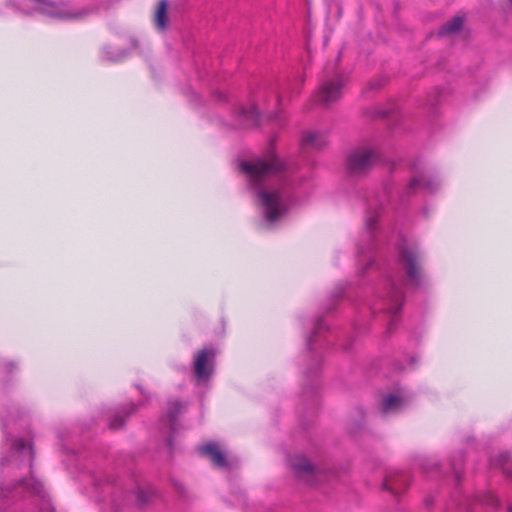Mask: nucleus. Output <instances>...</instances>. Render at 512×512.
Listing matches in <instances>:
<instances>
[{"label":"nucleus","instance_id":"nucleus-1","mask_svg":"<svg viewBox=\"0 0 512 512\" xmlns=\"http://www.w3.org/2000/svg\"><path fill=\"white\" fill-rule=\"evenodd\" d=\"M240 170L248 180L256 202L261 208L266 227L272 226L287 211L292 200V187L288 182L284 163L272 152L264 158L242 161Z\"/></svg>","mask_w":512,"mask_h":512},{"label":"nucleus","instance_id":"nucleus-2","mask_svg":"<svg viewBox=\"0 0 512 512\" xmlns=\"http://www.w3.org/2000/svg\"><path fill=\"white\" fill-rule=\"evenodd\" d=\"M398 250L397 269L388 275L385 294L381 295L377 303L369 308L372 313L384 311L389 315L388 332H391L396 325L397 314L403 305V287L416 289L422 287L425 283L418 251L405 243L399 244Z\"/></svg>","mask_w":512,"mask_h":512},{"label":"nucleus","instance_id":"nucleus-3","mask_svg":"<svg viewBox=\"0 0 512 512\" xmlns=\"http://www.w3.org/2000/svg\"><path fill=\"white\" fill-rule=\"evenodd\" d=\"M28 2L39 4V6L35 8L37 12L63 20H84L89 16L97 14L101 9V5L96 1L81 7L70 2L54 3L46 0H6V5L13 8L16 12L31 14V11L27 8Z\"/></svg>","mask_w":512,"mask_h":512},{"label":"nucleus","instance_id":"nucleus-4","mask_svg":"<svg viewBox=\"0 0 512 512\" xmlns=\"http://www.w3.org/2000/svg\"><path fill=\"white\" fill-rule=\"evenodd\" d=\"M379 159L376 149L368 146L353 148L346 156V170L349 176L360 178L367 175Z\"/></svg>","mask_w":512,"mask_h":512},{"label":"nucleus","instance_id":"nucleus-5","mask_svg":"<svg viewBox=\"0 0 512 512\" xmlns=\"http://www.w3.org/2000/svg\"><path fill=\"white\" fill-rule=\"evenodd\" d=\"M383 207V202L379 198L370 201L368 204V209L365 218V226L367 230V245L364 248L361 244H358L357 247L359 256L363 257V259H359V262H364V269H367L373 263V258L370 256L366 257L365 254L366 252L372 250L375 245L376 224L379 216L382 213Z\"/></svg>","mask_w":512,"mask_h":512},{"label":"nucleus","instance_id":"nucleus-6","mask_svg":"<svg viewBox=\"0 0 512 512\" xmlns=\"http://www.w3.org/2000/svg\"><path fill=\"white\" fill-rule=\"evenodd\" d=\"M344 84L345 77L343 74L337 73L334 76L325 75L319 89L315 93L316 101L326 107L337 102L342 96Z\"/></svg>","mask_w":512,"mask_h":512},{"label":"nucleus","instance_id":"nucleus-7","mask_svg":"<svg viewBox=\"0 0 512 512\" xmlns=\"http://www.w3.org/2000/svg\"><path fill=\"white\" fill-rule=\"evenodd\" d=\"M24 490L30 492L33 495L39 496L40 499L43 500L45 507L41 508V512H51L50 503L47 499V494L45 493L42 484L38 480L34 479L32 475L30 478L17 481L12 485L11 488L2 489L1 495L3 498H15L18 496L20 491Z\"/></svg>","mask_w":512,"mask_h":512},{"label":"nucleus","instance_id":"nucleus-8","mask_svg":"<svg viewBox=\"0 0 512 512\" xmlns=\"http://www.w3.org/2000/svg\"><path fill=\"white\" fill-rule=\"evenodd\" d=\"M215 355L212 347L204 348L195 354L193 371L198 382H206L211 378L214 372Z\"/></svg>","mask_w":512,"mask_h":512},{"label":"nucleus","instance_id":"nucleus-9","mask_svg":"<svg viewBox=\"0 0 512 512\" xmlns=\"http://www.w3.org/2000/svg\"><path fill=\"white\" fill-rule=\"evenodd\" d=\"M290 467L297 478L309 484H314L318 477L316 468L303 456L290 459Z\"/></svg>","mask_w":512,"mask_h":512},{"label":"nucleus","instance_id":"nucleus-10","mask_svg":"<svg viewBox=\"0 0 512 512\" xmlns=\"http://www.w3.org/2000/svg\"><path fill=\"white\" fill-rule=\"evenodd\" d=\"M408 404V399L401 392L391 393L383 397L379 410L382 415L395 414L402 411Z\"/></svg>","mask_w":512,"mask_h":512},{"label":"nucleus","instance_id":"nucleus-11","mask_svg":"<svg viewBox=\"0 0 512 512\" xmlns=\"http://www.w3.org/2000/svg\"><path fill=\"white\" fill-rule=\"evenodd\" d=\"M440 186V181L426 175H417L411 179L407 186V192L412 194L418 190H423L428 193L435 192Z\"/></svg>","mask_w":512,"mask_h":512},{"label":"nucleus","instance_id":"nucleus-12","mask_svg":"<svg viewBox=\"0 0 512 512\" xmlns=\"http://www.w3.org/2000/svg\"><path fill=\"white\" fill-rule=\"evenodd\" d=\"M199 453L204 456H208L213 465L219 468H228L229 463L225 454L219 449L218 444L211 442L206 445L199 447Z\"/></svg>","mask_w":512,"mask_h":512},{"label":"nucleus","instance_id":"nucleus-13","mask_svg":"<svg viewBox=\"0 0 512 512\" xmlns=\"http://www.w3.org/2000/svg\"><path fill=\"white\" fill-rule=\"evenodd\" d=\"M236 118L242 127H254L259 123V110L255 105H252L250 108L241 105L236 110Z\"/></svg>","mask_w":512,"mask_h":512},{"label":"nucleus","instance_id":"nucleus-14","mask_svg":"<svg viewBox=\"0 0 512 512\" xmlns=\"http://www.w3.org/2000/svg\"><path fill=\"white\" fill-rule=\"evenodd\" d=\"M409 484L408 475L400 472L390 473L385 477L383 489L398 495Z\"/></svg>","mask_w":512,"mask_h":512},{"label":"nucleus","instance_id":"nucleus-15","mask_svg":"<svg viewBox=\"0 0 512 512\" xmlns=\"http://www.w3.org/2000/svg\"><path fill=\"white\" fill-rule=\"evenodd\" d=\"M184 405L178 401H172L168 403L167 414L161 420V422L167 426V429L171 432L176 430L178 416L182 413Z\"/></svg>","mask_w":512,"mask_h":512},{"label":"nucleus","instance_id":"nucleus-16","mask_svg":"<svg viewBox=\"0 0 512 512\" xmlns=\"http://www.w3.org/2000/svg\"><path fill=\"white\" fill-rule=\"evenodd\" d=\"M326 144V134L319 131H307L303 134L301 139V145L304 148L321 149Z\"/></svg>","mask_w":512,"mask_h":512},{"label":"nucleus","instance_id":"nucleus-17","mask_svg":"<svg viewBox=\"0 0 512 512\" xmlns=\"http://www.w3.org/2000/svg\"><path fill=\"white\" fill-rule=\"evenodd\" d=\"M136 406L133 403H130L128 407H123L120 410L116 411L115 414L111 417L109 421V427L111 429H119L123 426L125 422V417L129 416L133 412H135Z\"/></svg>","mask_w":512,"mask_h":512},{"label":"nucleus","instance_id":"nucleus-18","mask_svg":"<svg viewBox=\"0 0 512 512\" xmlns=\"http://www.w3.org/2000/svg\"><path fill=\"white\" fill-rule=\"evenodd\" d=\"M154 23L158 30L164 31L168 23V2L160 0L154 15Z\"/></svg>","mask_w":512,"mask_h":512},{"label":"nucleus","instance_id":"nucleus-19","mask_svg":"<svg viewBox=\"0 0 512 512\" xmlns=\"http://www.w3.org/2000/svg\"><path fill=\"white\" fill-rule=\"evenodd\" d=\"M463 22L464 20L461 16L453 17L441 26L438 31V36H452L459 33L462 29Z\"/></svg>","mask_w":512,"mask_h":512},{"label":"nucleus","instance_id":"nucleus-20","mask_svg":"<svg viewBox=\"0 0 512 512\" xmlns=\"http://www.w3.org/2000/svg\"><path fill=\"white\" fill-rule=\"evenodd\" d=\"M491 466L500 468L512 478V457L508 453H501L496 459L491 460Z\"/></svg>","mask_w":512,"mask_h":512},{"label":"nucleus","instance_id":"nucleus-21","mask_svg":"<svg viewBox=\"0 0 512 512\" xmlns=\"http://www.w3.org/2000/svg\"><path fill=\"white\" fill-rule=\"evenodd\" d=\"M12 449L15 453L20 456H25L31 462L33 459V450L29 442H26L22 438L15 439L12 443Z\"/></svg>","mask_w":512,"mask_h":512},{"label":"nucleus","instance_id":"nucleus-22","mask_svg":"<svg viewBox=\"0 0 512 512\" xmlns=\"http://www.w3.org/2000/svg\"><path fill=\"white\" fill-rule=\"evenodd\" d=\"M125 57H126V52L124 50H121V49L115 50L110 46H106L103 48V58L108 61L117 62V61H121Z\"/></svg>","mask_w":512,"mask_h":512},{"label":"nucleus","instance_id":"nucleus-23","mask_svg":"<svg viewBox=\"0 0 512 512\" xmlns=\"http://www.w3.org/2000/svg\"><path fill=\"white\" fill-rule=\"evenodd\" d=\"M324 328H325V324H324L323 320L318 319L314 325V329H313L311 335H309L306 338V345H307V349L309 351H312V345H313L314 339L316 338L317 334L320 333Z\"/></svg>","mask_w":512,"mask_h":512},{"label":"nucleus","instance_id":"nucleus-24","mask_svg":"<svg viewBox=\"0 0 512 512\" xmlns=\"http://www.w3.org/2000/svg\"><path fill=\"white\" fill-rule=\"evenodd\" d=\"M479 502L483 505L491 506L493 508H498L500 506L499 499L492 492H487L481 495L479 497Z\"/></svg>","mask_w":512,"mask_h":512},{"label":"nucleus","instance_id":"nucleus-25","mask_svg":"<svg viewBox=\"0 0 512 512\" xmlns=\"http://www.w3.org/2000/svg\"><path fill=\"white\" fill-rule=\"evenodd\" d=\"M462 462H463V455L460 454L457 458H453L451 460V469L456 477V479H459L460 477V468H461V465H462Z\"/></svg>","mask_w":512,"mask_h":512},{"label":"nucleus","instance_id":"nucleus-26","mask_svg":"<svg viewBox=\"0 0 512 512\" xmlns=\"http://www.w3.org/2000/svg\"><path fill=\"white\" fill-rule=\"evenodd\" d=\"M151 496L150 491H145L142 488H138L136 491V497L139 502V504H145L149 501Z\"/></svg>","mask_w":512,"mask_h":512},{"label":"nucleus","instance_id":"nucleus-27","mask_svg":"<svg viewBox=\"0 0 512 512\" xmlns=\"http://www.w3.org/2000/svg\"><path fill=\"white\" fill-rule=\"evenodd\" d=\"M313 363H314V366L311 370L307 371L306 374H305V377L307 378V380H309L310 378H313L317 375L318 373V370L320 368V359L318 357H314L313 358Z\"/></svg>","mask_w":512,"mask_h":512},{"label":"nucleus","instance_id":"nucleus-28","mask_svg":"<svg viewBox=\"0 0 512 512\" xmlns=\"http://www.w3.org/2000/svg\"><path fill=\"white\" fill-rule=\"evenodd\" d=\"M438 462L436 461H431V460H424L422 463H421V468L424 470V471H429L431 469H434V468H437L438 467Z\"/></svg>","mask_w":512,"mask_h":512},{"label":"nucleus","instance_id":"nucleus-29","mask_svg":"<svg viewBox=\"0 0 512 512\" xmlns=\"http://www.w3.org/2000/svg\"><path fill=\"white\" fill-rule=\"evenodd\" d=\"M279 115H280V111L279 110H274V111L268 112V117H269L270 120H278L279 119Z\"/></svg>","mask_w":512,"mask_h":512},{"label":"nucleus","instance_id":"nucleus-30","mask_svg":"<svg viewBox=\"0 0 512 512\" xmlns=\"http://www.w3.org/2000/svg\"><path fill=\"white\" fill-rule=\"evenodd\" d=\"M380 86H381L380 81H376V82H371L370 83V88L371 89H378Z\"/></svg>","mask_w":512,"mask_h":512},{"label":"nucleus","instance_id":"nucleus-31","mask_svg":"<svg viewBox=\"0 0 512 512\" xmlns=\"http://www.w3.org/2000/svg\"><path fill=\"white\" fill-rule=\"evenodd\" d=\"M273 100L275 101L276 104H279L281 101V96L279 94L275 93L273 95Z\"/></svg>","mask_w":512,"mask_h":512},{"label":"nucleus","instance_id":"nucleus-32","mask_svg":"<svg viewBox=\"0 0 512 512\" xmlns=\"http://www.w3.org/2000/svg\"><path fill=\"white\" fill-rule=\"evenodd\" d=\"M13 367H14V364H13V363H9V364H7V371H8V372H12Z\"/></svg>","mask_w":512,"mask_h":512},{"label":"nucleus","instance_id":"nucleus-33","mask_svg":"<svg viewBox=\"0 0 512 512\" xmlns=\"http://www.w3.org/2000/svg\"><path fill=\"white\" fill-rule=\"evenodd\" d=\"M167 445L171 448L172 447V439L168 438Z\"/></svg>","mask_w":512,"mask_h":512},{"label":"nucleus","instance_id":"nucleus-34","mask_svg":"<svg viewBox=\"0 0 512 512\" xmlns=\"http://www.w3.org/2000/svg\"><path fill=\"white\" fill-rule=\"evenodd\" d=\"M137 387H138V389L140 390V393H141L142 395H145V394H144V391L142 390V388H141L140 386H137Z\"/></svg>","mask_w":512,"mask_h":512},{"label":"nucleus","instance_id":"nucleus-35","mask_svg":"<svg viewBox=\"0 0 512 512\" xmlns=\"http://www.w3.org/2000/svg\"><path fill=\"white\" fill-rule=\"evenodd\" d=\"M315 388H316V386L313 384V386H312V388H311V389H312V393H313V394L315 393Z\"/></svg>","mask_w":512,"mask_h":512},{"label":"nucleus","instance_id":"nucleus-36","mask_svg":"<svg viewBox=\"0 0 512 512\" xmlns=\"http://www.w3.org/2000/svg\"><path fill=\"white\" fill-rule=\"evenodd\" d=\"M380 116H381V117H386V116H387V113H386V112L381 113V114H380Z\"/></svg>","mask_w":512,"mask_h":512},{"label":"nucleus","instance_id":"nucleus-37","mask_svg":"<svg viewBox=\"0 0 512 512\" xmlns=\"http://www.w3.org/2000/svg\"><path fill=\"white\" fill-rule=\"evenodd\" d=\"M222 98H224V95L222 93H219V99L221 100Z\"/></svg>","mask_w":512,"mask_h":512},{"label":"nucleus","instance_id":"nucleus-38","mask_svg":"<svg viewBox=\"0 0 512 512\" xmlns=\"http://www.w3.org/2000/svg\"><path fill=\"white\" fill-rule=\"evenodd\" d=\"M509 512H512V506L508 507Z\"/></svg>","mask_w":512,"mask_h":512},{"label":"nucleus","instance_id":"nucleus-39","mask_svg":"<svg viewBox=\"0 0 512 512\" xmlns=\"http://www.w3.org/2000/svg\"><path fill=\"white\" fill-rule=\"evenodd\" d=\"M510 4L512 5V0H509Z\"/></svg>","mask_w":512,"mask_h":512}]
</instances>
